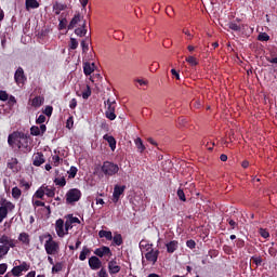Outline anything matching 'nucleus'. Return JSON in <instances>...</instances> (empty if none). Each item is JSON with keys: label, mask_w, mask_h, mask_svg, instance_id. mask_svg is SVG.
I'll return each instance as SVG.
<instances>
[{"label": "nucleus", "mask_w": 277, "mask_h": 277, "mask_svg": "<svg viewBox=\"0 0 277 277\" xmlns=\"http://www.w3.org/2000/svg\"><path fill=\"white\" fill-rule=\"evenodd\" d=\"M9 146L12 148L18 147L23 153H31V147H29V137L25 133L13 132L8 137Z\"/></svg>", "instance_id": "f257e3e1"}, {"label": "nucleus", "mask_w": 277, "mask_h": 277, "mask_svg": "<svg viewBox=\"0 0 277 277\" xmlns=\"http://www.w3.org/2000/svg\"><path fill=\"white\" fill-rule=\"evenodd\" d=\"M43 239H48L44 243L47 254L53 255L60 252V242L53 240V236L51 234H45L39 237V241H43Z\"/></svg>", "instance_id": "f03ea898"}, {"label": "nucleus", "mask_w": 277, "mask_h": 277, "mask_svg": "<svg viewBox=\"0 0 277 277\" xmlns=\"http://www.w3.org/2000/svg\"><path fill=\"white\" fill-rule=\"evenodd\" d=\"M146 253L145 259L148 263H151V265H155L159 259L160 251L159 249H154L153 243H146Z\"/></svg>", "instance_id": "7ed1b4c3"}, {"label": "nucleus", "mask_w": 277, "mask_h": 277, "mask_svg": "<svg viewBox=\"0 0 277 277\" xmlns=\"http://www.w3.org/2000/svg\"><path fill=\"white\" fill-rule=\"evenodd\" d=\"M101 170L105 176H114L115 174H118L120 168L111 161H104Z\"/></svg>", "instance_id": "20e7f679"}, {"label": "nucleus", "mask_w": 277, "mask_h": 277, "mask_svg": "<svg viewBox=\"0 0 277 277\" xmlns=\"http://www.w3.org/2000/svg\"><path fill=\"white\" fill-rule=\"evenodd\" d=\"M16 206H14V203H12V201H8V200H2L1 206H0V224L1 222H3V220H5V217H8V213L12 212L13 209H15Z\"/></svg>", "instance_id": "39448f33"}, {"label": "nucleus", "mask_w": 277, "mask_h": 277, "mask_svg": "<svg viewBox=\"0 0 277 277\" xmlns=\"http://www.w3.org/2000/svg\"><path fill=\"white\" fill-rule=\"evenodd\" d=\"M81 200V190L78 188H71L66 193L67 205H72L74 202H79Z\"/></svg>", "instance_id": "423d86ee"}, {"label": "nucleus", "mask_w": 277, "mask_h": 277, "mask_svg": "<svg viewBox=\"0 0 277 277\" xmlns=\"http://www.w3.org/2000/svg\"><path fill=\"white\" fill-rule=\"evenodd\" d=\"M31 265H29V263L27 262H22L19 265L14 266L11 269V275L15 276V277H21L23 276V272H29Z\"/></svg>", "instance_id": "0eeeda50"}, {"label": "nucleus", "mask_w": 277, "mask_h": 277, "mask_svg": "<svg viewBox=\"0 0 277 277\" xmlns=\"http://www.w3.org/2000/svg\"><path fill=\"white\" fill-rule=\"evenodd\" d=\"M105 105H107V109L105 111L106 118H108V120H114L116 118V101L111 102V100H107Z\"/></svg>", "instance_id": "6e6552de"}, {"label": "nucleus", "mask_w": 277, "mask_h": 277, "mask_svg": "<svg viewBox=\"0 0 277 277\" xmlns=\"http://www.w3.org/2000/svg\"><path fill=\"white\" fill-rule=\"evenodd\" d=\"M14 81L17 85H25L27 81V76H25V70L23 67H18L14 74Z\"/></svg>", "instance_id": "1a4fd4ad"}, {"label": "nucleus", "mask_w": 277, "mask_h": 277, "mask_svg": "<svg viewBox=\"0 0 277 277\" xmlns=\"http://www.w3.org/2000/svg\"><path fill=\"white\" fill-rule=\"evenodd\" d=\"M95 256H100V259H103V256H114V253L111 252V249L107 246H102L94 250Z\"/></svg>", "instance_id": "9d476101"}, {"label": "nucleus", "mask_w": 277, "mask_h": 277, "mask_svg": "<svg viewBox=\"0 0 277 277\" xmlns=\"http://www.w3.org/2000/svg\"><path fill=\"white\" fill-rule=\"evenodd\" d=\"M89 267L93 269V272H96V269H101V267H103V262L101 259H98V256L92 255L89 259Z\"/></svg>", "instance_id": "9b49d317"}, {"label": "nucleus", "mask_w": 277, "mask_h": 277, "mask_svg": "<svg viewBox=\"0 0 277 277\" xmlns=\"http://www.w3.org/2000/svg\"><path fill=\"white\" fill-rule=\"evenodd\" d=\"M65 223L63 219H58L55 222V230L56 235L61 238H63L65 235H67L66 229H64Z\"/></svg>", "instance_id": "f8f14e48"}, {"label": "nucleus", "mask_w": 277, "mask_h": 277, "mask_svg": "<svg viewBox=\"0 0 277 277\" xmlns=\"http://www.w3.org/2000/svg\"><path fill=\"white\" fill-rule=\"evenodd\" d=\"M44 161H47V159H44V154H42L41 151L34 154L32 166H35L36 168H40V166H42Z\"/></svg>", "instance_id": "ddd939ff"}, {"label": "nucleus", "mask_w": 277, "mask_h": 277, "mask_svg": "<svg viewBox=\"0 0 277 277\" xmlns=\"http://www.w3.org/2000/svg\"><path fill=\"white\" fill-rule=\"evenodd\" d=\"M120 269L122 268L120 267V265H118V262L116 260H111L108 262V272L110 276L120 274Z\"/></svg>", "instance_id": "4468645a"}, {"label": "nucleus", "mask_w": 277, "mask_h": 277, "mask_svg": "<svg viewBox=\"0 0 277 277\" xmlns=\"http://www.w3.org/2000/svg\"><path fill=\"white\" fill-rule=\"evenodd\" d=\"M124 189H127V186L124 185H115L113 193V198L115 202H118V200H120V196L124 194Z\"/></svg>", "instance_id": "2eb2a0df"}, {"label": "nucleus", "mask_w": 277, "mask_h": 277, "mask_svg": "<svg viewBox=\"0 0 277 277\" xmlns=\"http://www.w3.org/2000/svg\"><path fill=\"white\" fill-rule=\"evenodd\" d=\"M0 243H2V246H6L9 249L16 248V241L10 238L8 235H2L0 237Z\"/></svg>", "instance_id": "dca6fc26"}, {"label": "nucleus", "mask_w": 277, "mask_h": 277, "mask_svg": "<svg viewBox=\"0 0 277 277\" xmlns=\"http://www.w3.org/2000/svg\"><path fill=\"white\" fill-rule=\"evenodd\" d=\"M167 252L168 254H174L179 250V241L177 240H171L166 243Z\"/></svg>", "instance_id": "f3484780"}, {"label": "nucleus", "mask_w": 277, "mask_h": 277, "mask_svg": "<svg viewBox=\"0 0 277 277\" xmlns=\"http://www.w3.org/2000/svg\"><path fill=\"white\" fill-rule=\"evenodd\" d=\"M66 8H68V5L61 3V2H55L53 4V12H54V14H56V16H60V14H62V12H64V10H66Z\"/></svg>", "instance_id": "a211bd4d"}, {"label": "nucleus", "mask_w": 277, "mask_h": 277, "mask_svg": "<svg viewBox=\"0 0 277 277\" xmlns=\"http://www.w3.org/2000/svg\"><path fill=\"white\" fill-rule=\"evenodd\" d=\"M103 140H105V142L108 143L110 150H113V151L116 150L117 142H116V138L114 136H111L109 134H105L103 136Z\"/></svg>", "instance_id": "6ab92c4d"}, {"label": "nucleus", "mask_w": 277, "mask_h": 277, "mask_svg": "<svg viewBox=\"0 0 277 277\" xmlns=\"http://www.w3.org/2000/svg\"><path fill=\"white\" fill-rule=\"evenodd\" d=\"M78 23H81V14H75L74 17L71 18L69 25L67 26V29H75Z\"/></svg>", "instance_id": "aec40b11"}, {"label": "nucleus", "mask_w": 277, "mask_h": 277, "mask_svg": "<svg viewBox=\"0 0 277 277\" xmlns=\"http://www.w3.org/2000/svg\"><path fill=\"white\" fill-rule=\"evenodd\" d=\"M25 5L26 10H36L40 8V2L38 0H26Z\"/></svg>", "instance_id": "412c9836"}, {"label": "nucleus", "mask_w": 277, "mask_h": 277, "mask_svg": "<svg viewBox=\"0 0 277 277\" xmlns=\"http://www.w3.org/2000/svg\"><path fill=\"white\" fill-rule=\"evenodd\" d=\"M91 254L92 250L88 247H83L79 255V261H85V259H88V256H90Z\"/></svg>", "instance_id": "4be33fe9"}, {"label": "nucleus", "mask_w": 277, "mask_h": 277, "mask_svg": "<svg viewBox=\"0 0 277 277\" xmlns=\"http://www.w3.org/2000/svg\"><path fill=\"white\" fill-rule=\"evenodd\" d=\"M18 241L24 243V246H29V243H31V239H29V234H27L25 232L21 233L18 236Z\"/></svg>", "instance_id": "5701e85b"}, {"label": "nucleus", "mask_w": 277, "mask_h": 277, "mask_svg": "<svg viewBox=\"0 0 277 277\" xmlns=\"http://www.w3.org/2000/svg\"><path fill=\"white\" fill-rule=\"evenodd\" d=\"M134 144H135V146L137 148V153L142 154V153H144V150H146V146L144 145V142L142 141L141 137H136L134 140Z\"/></svg>", "instance_id": "b1692460"}, {"label": "nucleus", "mask_w": 277, "mask_h": 277, "mask_svg": "<svg viewBox=\"0 0 277 277\" xmlns=\"http://www.w3.org/2000/svg\"><path fill=\"white\" fill-rule=\"evenodd\" d=\"M85 27H87V24H85V22H83V24L81 25L80 28L75 29L76 36L83 38V36H85V34H88V29Z\"/></svg>", "instance_id": "393cba45"}, {"label": "nucleus", "mask_w": 277, "mask_h": 277, "mask_svg": "<svg viewBox=\"0 0 277 277\" xmlns=\"http://www.w3.org/2000/svg\"><path fill=\"white\" fill-rule=\"evenodd\" d=\"M98 237H101V239H103V237H105V239H107V241H111V239H114V235L111 234V232L105 230V229H102L98 232Z\"/></svg>", "instance_id": "a878e982"}, {"label": "nucleus", "mask_w": 277, "mask_h": 277, "mask_svg": "<svg viewBox=\"0 0 277 277\" xmlns=\"http://www.w3.org/2000/svg\"><path fill=\"white\" fill-rule=\"evenodd\" d=\"M83 72L85 77H90L94 72V67L89 62L83 63Z\"/></svg>", "instance_id": "bb28decb"}, {"label": "nucleus", "mask_w": 277, "mask_h": 277, "mask_svg": "<svg viewBox=\"0 0 277 277\" xmlns=\"http://www.w3.org/2000/svg\"><path fill=\"white\" fill-rule=\"evenodd\" d=\"M111 241L113 246H122V243H124V240L122 239V234H115Z\"/></svg>", "instance_id": "cd10ccee"}, {"label": "nucleus", "mask_w": 277, "mask_h": 277, "mask_svg": "<svg viewBox=\"0 0 277 277\" xmlns=\"http://www.w3.org/2000/svg\"><path fill=\"white\" fill-rule=\"evenodd\" d=\"M54 185H56L57 187H66V177L58 175L54 179Z\"/></svg>", "instance_id": "c85d7f7f"}, {"label": "nucleus", "mask_w": 277, "mask_h": 277, "mask_svg": "<svg viewBox=\"0 0 277 277\" xmlns=\"http://www.w3.org/2000/svg\"><path fill=\"white\" fill-rule=\"evenodd\" d=\"M64 269V262H56L52 267V274H60Z\"/></svg>", "instance_id": "c756f323"}, {"label": "nucleus", "mask_w": 277, "mask_h": 277, "mask_svg": "<svg viewBox=\"0 0 277 277\" xmlns=\"http://www.w3.org/2000/svg\"><path fill=\"white\" fill-rule=\"evenodd\" d=\"M42 103H44V98L41 97V96H36V97L32 98V101H31L32 107H41Z\"/></svg>", "instance_id": "7c9ffc66"}, {"label": "nucleus", "mask_w": 277, "mask_h": 277, "mask_svg": "<svg viewBox=\"0 0 277 277\" xmlns=\"http://www.w3.org/2000/svg\"><path fill=\"white\" fill-rule=\"evenodd\" d=\"M22 194H23V192L21 190V188L16 187V186L12 188V196L15 200H18V198H21Z\"/></svg>", "instance_id": "2f4dec72"}, {"label": "nucleus", "mask_w": 277, "mask_h": 277, "mask_svg": "<svg viewBox=\"0 0 277 277\" xmlns=\"http://www.w3.org/2000/svg\"><path fill=\"white\" fill-rule=\"evenodd\" d=\"M77 172H79V169H77L75 166H71L69 171H67L68 179H75V176H77Z\"/></svg>", "instance_id": "473e14b6"}, {"label": "nucleus", "mask_w": 277, "mask_h": 277, "mask_svg": "<svg viewBox=\"0 0 277 277\" xmlns=\"http://www.w3.org/2000/svg\"><path fill=\"white\" fill-rule=\"evenodd\" d=\"M45 196L48 198H55V188H49V186L43 188Z\"/></svg>", "instance_id": "72a5a7b5"}, {"label": "nucleus", "mask_w": 277, "mask_h": 277, "mask_svg": "<svg viewBox=\"0 0 277 277\" xmlns=\"http://www.w3.org/2000/svg\"><path fill=\"white\" fill-rule=\"evenodd\" d=\"M30 135H34L35 137H38L39 135H42V133L40 132V128L37 126H32L30 128Z\"/></svg>", "instance_id": "f704fd0d"}, {"label": "nucleus", "mask_w": 277, "mask_h": 277, "mask_svg": "<svg viewBox=\"0 0 277 277\" xmlns=\"http://www.w3.org/2000/svg\"><path fill=\"white\" fill-rule=\"evenodd\" d=\"M90 96H92V89H90V85H87V89L82 92V98H84V101H88Z\"/></svg>", "instance_id": "c9c22d12"}, {"label": "nucleus", "mask_w": 277, "mask_h": 277, "mask_svg": "<svg viewBox=\"0 0 277 277\" xmlns=\"http://www.w3.org/2000/svg\"><path fill=\"white\" fill-rule=\"evenodd\" d=\"M8 252H10V247L5 245H0V259H2V256H5Z\"/></svg>", "instance_id": "e433bc0d"}, {"label": "nucleus", "mask_w": 277, "mask_h": 277, "mask_svg": "<svg viewBox=\"0 0 277 277\" xmlns=\"http://www.w3.org/2000/svg\"><path fill=\"white\" fill-rule=\"evenodd\" d=\"M251 261H253V263L256 265V267H259L263 264V258H261L259 255H253L251 258Z\"/></svg>", "instance_id": "4c0bfd02"}, {"label": "nucleus", "mask_w": 277, "mask_h": 277, "mask_svg": "<svg viewBox=\"0 0 277 277\" xmlns=\"http://www.w3.org/2000/svg\"><path fill=\"white\" fill-rule=\"evenodd\" d=\"M258 40H260V42H267L269 41V35H267V32H261L258 36Z\"/></svg>", "instance_id": "58836bf2"}, {"label": "nucleus", "mask_w": 277, "mask_h": 277, "mask_svg": "<svg viewBox=\"0 0 277 277\" xmlns=\"http://www.w3.org/2000/svg\"><path fill=\"white\" fill-rule=\"evenodd\" d=\"M79 47V41L75 38H70L69 49L75 51Z\"/></svg>", "instance_id": "ea45409f"}, {"label": "nucleus", "mask_w": 277, "mask_h": 277, "mask_svg": "<svg viewBox=\"0 0 277 277\" xmlns=\"http://www.w3.org/2000/svg\"><path fill=\"white\" fill-rule=\"evenodd\" d=\"M67 25H68V19L62 18V19L60 21V23H58V29H60V31L66 29Z\"/></svg>", "instance_id": "a19ab883"}, {"label": "nucleus", "mask_w": 277, "mask_h": 277, "mask_svg": "<svg viewBox=\"0 0 277 277\" xmlns=\"http://www.w3.org/2000/svg\"><path fill=\"white\" fill-rule=\"evenodd\" d=\"M67 220H68L71 224H81V221L79 220V217L72 216V214H68V215H67Z\"/></svg>", "instance_id": "79ce46f5"}, {"label": "nucleus", "mask_w": 277, "mask_h": 277, "mask_svg": "<svg viewBox=\"0 0 277 277\" xmlns=\"http://www.w3.org/2000/svg\"><path fill=\"white\" fill-rule=\"evenodd\" d=\"M16 166H18V159L16 158H12L10 162H8V168L10 170H14V168H16Z\"/></svg>", "instance_id": "37998d69"}, {"label": "nucleus", "mask_w": 277, "mask_h": 277, "mask_svg": "<svg viewBox=\"0 0 277 277\" xmlns=\"http://www.w3.org/2000/svg\"><path fill=\"white\" fill-rule=\"evenodd\" d=\"M186 62H187V64H189L190 66H198V61H197L196 57H194V56H188V57H186Z\"/></svg>", "instance_id": "c03bdc74"}, {"label": "nucleus", "mask_w": 277, "mask_h": 277, "mask_svg": "<svg viewBox=\"0 0 277 277\" xmlns=\"http://www.w3.org/2000/svg\"><path fill=\"white\" fill-rule=\"evenodd\" d=\"M259 234L261 235V237H263V239H269V232L267 229L260 228Z\"/></svg>", "instance_id": "a18cd8bd"}, {"label": "nucleus", "mask_w": 277, "mask_h": 277, "mask_svg": "<svg viewBox=\"0 0 277 277\" xmlns=\"http://www.w3.org/2000/svg\"><path fill=\"white\" fill-rule=\"evenodd\" d=\"M228 27L232 29V31H241V26L237 25V23L230 22Z\"/></svg>", "instance_id": "49530a36"}, {"label": "nucleus", "mask_w": 277, "mask_h": 277, "mask_svg": "<svg viewBox=\"0 0 277 277\" xmlns=\"http://www.w3.org/2000/svg\"><path fill=\"white\" fill-rule=\"evenodd\" d=\"M177 197L180 200H182V202H186L187 198L185 197V192H183L182 188L177 189Z\"/></svg>", "instance_id": "de8ad7c7"}, {"label": "nucleus", "mask_w": 277, "mask_h": 277, "mask_svg": "<svg viewBox=\"0 0 277 277\" xmlns=\"http://www.w3.org/2000/svg\"><path fill=\"white\" fill-rule=\"evenodd\" d=\"M81 49H82V53H88V51H90V45L88 41L85 40L81 41Z\"/></svg>", "instance_id": "09e8293b"}, {"label": "nucleus", "mask_w": 277, "mask_h": 277, "mask_svg": "<svg viewBox=\"0 0 277 277\" xmlns=\"http://www.w3.org/2000/svg\"><path fill=\"white\" fill-rule=\"evenodd\" d=\"M43 114L51 118V116H53V106H47L43 110Z\"/></svg>", "instance_id": "8fccbe9b"}, {"label": "nucleus", "mask_w": 277, "mask_h": 277, "mask_svg": "<svg viewBox=\"0 0 277 277\" xmlns=\"http://www.w3.org/2000/svg\"><path fill=\"white\" fill-rule=\"evenodd\" d=\"M44 188H42V187H40L39 189H37V192L35 193V196H36V198H40V199H42V198H44Z\"/></svg>", "instance_id": "3c124183"}, {"label": "nucleus", "mask_w": 277, "mask_h": 277, "mask_svg": "<svg viewBox=\"0 0 277 277\" xmlns=\"http://www.w3.org/2000/svg\"><path fill=\"white\" fill-rule=\"evenodd\" d=\"M61 161H62V158H60V156H57V155L52 156V162H53L54 168H57V166H60Z\"/></svg>", "instance_id": "603ef678"}, {"label": "nucleus", "mask_w": 277, "mask_h": 277, "mask_svg": "<svg viewBox=\"0 0 277 277\" xmlns=\"http://www.w3.org/2000/svg\"><path fill=\"white\" fill-rule=\"evenodd\" d=\"M19 185H21V187H24V189H25L26 192L31 188V185L28 184V182L25 181V180H21Z\"/></svg>", "instance_id": "864d4df0"}, {"label": "nucleus", "mask_w": 277, "mask_h": 277, "mask_svg": "<svg viewBox=\"0 0 277 277\" xmlns=\"http://www.w3.org/2000/svg\"><path fill=\"white\" fill-rule=\"evenodd\" d=\"M44 122H47V116H44V115H40V116L36 119V124H44Z\"/></svg>", "instance_id": "5fc2aeb1"}, {"label": "nucleus", "mask_w": 277, "mask_h": 277, "mask_svg": "<svg viewBox=\"0 0 277 277\" xmlns=\"http://www.w3.org/2000/svg\"><path fill=\"white\" fill-rule=\"evenodd\" d=\"M227 224H229L232 230H235V228L238 226L237 222H235L233 219H227Z\"/></svg>", "instance_id": "6e6d98bb"}, {"label": "nucleus", "mask_w": 277, "mask_h": 277, "mask_svg": "<svg viewBox=\"0 0 277 277\" xmlns=\"http://www.w3.org/2000/svg\"><path fill=\"white\" fill-rule=\"evenodd\" d=\"M98 277H109V274H107V269L105 267H102L100 272L97 273Z\"/></svg>", "instance_id": "4d7b16f0"}, {"label": "nucleus", "mask_w": 277, "mask_h": 277, "mask_svg": "<svg viewBox=\"0 0 277 277\" xmlns=\"http://www.w3.org/2000/svg\"><path fill=\"white\" fill-rule=\"evenodd\" d=\"M183 34H185L187 40H193V39H194V35H192V32L189 31V29L184 28V29H183Z\"/></svg>", "instance_id": "13d9d810"}, {"label": "nucleus", "mask_w": 277, "mask_h": 277, "mask_svg": "<svg viewBox=\"0 0 277 277\" xmlns=\"http://www.w3.org/2000/svg\"><path fill=\"white\" fill-rule=\"evenodd\" d=\"M186 246L187 248H189L190 250H194V248H196V241L190 239L186 241Z\"/></svg>", "instance_id": "bf43d9fd"}, {"label": "nucleus", "mask_w": 277, "mask_h": 277, "mask_svg": "<svg viewBox=\"0 0 277 277\" xmlns=\"http://www.w3.org/2000/svg\"><path fill=\"white\" fill-rule=\"evenodd\" d=\"M8 272V265L5 263L0 264V276H3Z\"/></svg>", "instance_id": "052dcab7"}, {"label": "nucleus", "mask_w": 277, "mask_h": 277, "mask_svg": "<svg viewBox=\"0 0 277 277\" xmlns=\"http://www.w3.org/2000/svg\"><path fill=\"white\" fill-rule=\"evenodd\" d=\"M72 228V224L71 222L67 219L66 222H65V232L67 233L68 235V230H71Z\"/></svg>", "instance_id": "680f3d73"}, {"label": "nucleus", "mask_w": 277, "mask_h": 277, "mask_svg": "<svg viewBox=\"0 0 277 277\" xmlns=\"http://www.w3.org/2000/svg\"><path fill=\"white\" fill-rule=\"evenodd\" d=\"M10 96L8 95V92L5 91H0V101H8Z\"/></svg>", "instance_id": "e2e57ef3"}, {"label": "nucleus", "mask_w": 277, "mask_h": 277, "mask_svg": "<svg viewBox=\"0 0 277 277\" xmlns=\"http://www.w3.org/2000/svg\"><path fill=\"white\" fill-rule=\"evenodd\" d=\"M237 248H243L246 246V241L241 238H238L236 241Z\"/></svg>", "instance_id": "0e129e2a"}, {"label": "nucleus", "mask_w": 277, "mask_h": 277, "mask_svg": "<svg viewBox=\"0 0 277 277\" xmlns=\"http://www.w3.org/2000/svg\"><path fill=\"white\" fill-rule=\"evenodd\" d=\"M72 124H75V121L72 120V117H69L66 122V128L72 129Z\"/></svg>", "instance_id": "69168bd1"}, {"label": "nucleus", "mask_w": 277, "mask_h": 277, "mask_svg": "<svg viewBox=\"0 0 277 277\" xmlns=\"http://www.w3.org/2000/svg\"><path fill=\"white\" fill-rule=\"evenodd\" d=\"M171 75L175 77L177 81L181 79V75L179 74V71H176V69H171Z\"/></svg>", "instance_id": "338daca9"}, {"label": "nucleus", "mask_w": 277, "mask_h": 277, "mask_svg": "<svg viewBox=\"0 0 277 277\" xmlns=\"http://www.w3.org/2000/svg\"><path fill=\"white\" fill-rule=\"evenodd\" d=\"M69 107L71 109H76L77 108V98H72L70 102H69Z\"/></svg>", "instance_id": "774afa93"}]
</instances>
